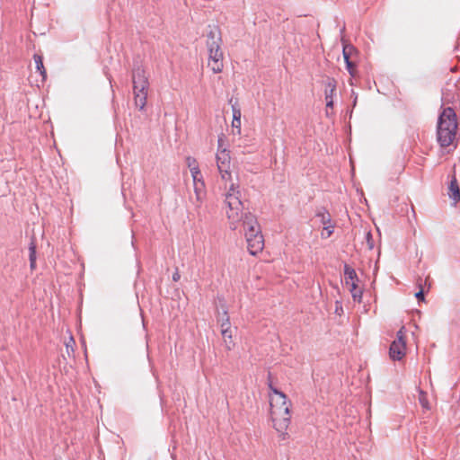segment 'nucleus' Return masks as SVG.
<instances>
[{
	"label": "nucleus",
	"instance_id": "18",
	"mask_svg": "<svg viewBox=\"0 0 460 460\" xmlns=\"http://www.w3.org/2000/svg\"><path fill=\"white\" fill-rule=\"evenodd\" d=\"M221 334H222V337H223V340H224L226 349L228 350L232 349L234 345V341H233L232 330L223 331V332H221Z\"/></svg>",
	"mask_w": 460,
	"mask_h": 460
},
{
	"label": "nucleus",
	"instance_id": "26",
	"mask_svg": "<svg viewBox=\"0 0 460 460\" xmlns=\"http://www.w3.org/2000/svg\"><path fill=\"white\" fill-rule=\"evenodd\" d=\"M30 267L31 270H34L36 269V261H30Z\"/></svg>",
	"mask_w": 460,
	"mask_h": 460
},
{
	"label": "nucleus",
	"instance_id": "2",
	"mask_svg": "<svg viewBox=\"0 0 460 460\" xmlns=\"http://www.w3.org/2000/svg\"><path fill=\"white\" fill-rule=\"evenodd\" d=\"M226 216L232 230L237 229L241 221L244 219L246 213L243 203L241 200V190L237 183L232 182L224 194Z\"/></svg>",
	"mask_w": 460,
	"mask_h": 460
},
{
	"label": "nucleus",
	"instance_id": "17",
	"mask_svg": "<svg viewBox=\"0 0 460 460\" xmlns=\"http://www.w3.org/2000/svg\"><path fill=\"white\" fill-rule=\"evenodd\" d=\"M450 88H447L443 93L442 100L446 103H453L456 101V85H449Z\"/></svg>",
	"mask_w": 460,
	"mask_h": 460
},
{
	"label": "nucleus",
	"instance_id": "15",
	"mask_svg": "<svg viewBox=\"0 0 460 460\" xmlns=\"http://www.w3.org/2000/svg\"><path fill=\"white\" fill-rule=\"evenodd\" d=\"M196 201L199 204L202 203L206 197V185L205 182H198L193 184Z\"/></svg>",
	"mask_w": 460,
	"mask_h": 460
},
{
	"label": "nucleus",
	"instance_id": "12",
	"mask_svg": "<svg viewBox=\"0 0 460 460\" xmlns=\"http://www.w3.org/2000/svg\"><path fill=\"white\" fill-rule=\"evenodd\" d=\"M232 113H233V120H232L231 126L233 128V132H234V134L240 136L242 133L241 109L236 105H233L232 106Z\"/></svg>",
	"mask_w": 460,
	"mask_h": 460
},
{
	"label": "nucleus",
	"instance_id": "1",
	"mask_svg": "<svg viewBox=\"0 0 460 460\" xmlns=\"http://www.w3.org/2000/svg\"><path fill=\"white\" fill-rule=\"evenodd\" d=\"M269 388L270 416L272 426L279 440L285 441L289 438L288 429L291 420V402L284 393L273 387L271 384L269 385Z\"/></svg>",
	"mask_w": 460,
	"mask_h": 460
},
{
	"label": "nucleus",
	"instance_id": "3",
	"mask_svg": "<svg viewBox=\"0 0 460 460\" xmlns=\"http://www.w3.org/2000/svg\"><path fill=\"white\" fill-rule=\"evenodd\" d=\"M457 136V119L455 111L448 107L440 113L437 126V139L441 147L454 146Z\"/></svg>",
	"mask_w": 460,
	"mask_h": 460
},
{
	"label": "nucleus",
	"instance_id": "14",
	"mask_svg": "<svg viewBox=\"0 0 460 460\" xmlns=\"http://www.w3.org/2000/svg\"><path fill=\"white\" fill-rule=\"evenodd\" d=\"M217 322L220 325L221 332L231 330V323L227 310L224 307L222 312L217 314Z\"/></svg>",
	"mask_w": 460,
	"mask_h": 460
},
{
	"label": "nucleus",
	"instance_id": "10",
	"mask_svg": "<svg viewBox=\"0 0 460 460\" xmlns=\"http://www.w3.org/2000/svg\"><path fill=\"white\" fill-rule=\"evenodd\" d=\"M344 275H345V286L351 292L353 298L355 300L360 299L362 291L358 287V280L357 278L356 271L352 268H350L349 266H345Z\"/></svg>",
	"mask_w": 460,
	"mask_h": 460
},
{
	"label": "nucleus",
	"instance_id": "9",
	"mask_svg": "<svg viewBox=\"0 0 460 460\" xmlns=\"http://www.w3.org/2000/svg\"><path fill=\"white\" fill-rule=\"evenodd\" d=\"M315 217L319 218L320 223L323 226L321 233L322 238H329L335 228L331 214L324 208H322L317 210Z\"/></svg>",
	"mask_w": 460,
	"mask_h": 460
},
{
	"label": "nucleus",
	"instance_id": "6",
	"mask_svg": "<svg viewBox=\"0 0 460 460\" xmlns=\"http://www.w3.org/2000/svg\"><path fill=\"white\" fill-rule=\"evenodd\" d=\"M132 80L135 105L139 110H142L146 103L148 88V82L145 71L140 67L134 69Z\"/></svg>",
	"mask_w": 460,
	"mask_h": 460
},
{
	"label": "nucleus",
	"instance_id": "4",
	"mask_svg": "<svg viewBox=\"0 0 460 460\" xmlns=\"http://www.w3.org/2000/svg\"><path fill=\"white\" fill-rule=\"evenodd\" d=\"M221 31L217 25H209L206 35V47L208 58V66L215 74L221 73L224 69V54L221 49Z\"/></svg>",
	"mask_w": 460,
	"mask_h": 460
},
{
	"label": "nucleus",
	"instance_id": "13",
	"mask_svg": "<svg viewBox=\"0 0 460 460\" xmlns=\"http://www.w3.org/2000/svg\"><path fill=\"white\" fill-rule=\"evenodd\" d=\"M448 196L454 203L460 200V189L456 176L454 175L448 186Z\"/></svg>",
	"mask_w": 460,
	"mask_h": 460
},
{
	"label": "nucleus",
	"instance_id": "8",
	"mask_svg": "<svg viewBox=\"0 0 460 460\" xmlns=\"http://www.w3.org/2000/svg\"><path fill=\"white\" fill-rule=\"evenodd\" d=\"M406 353V341H405V334H404V327H402L398 332L396 340L393 341L390 346V358L393 360H400L402 359Z\"/></svg>",
	"mask_w": 460,
	"mask_h": 460
},
{
	"label": "nucleus",
	"instance_id": "5",
	"mask_svg": "<svg viewBox=\"0 0 460 460\" xmlns=\"http://www.w3.org/2000/svg\"><path fill=\"white\" fill-rule=\"evenodd\" d=\"M243 226L247 249L251 255L256 256L263 251L264 238L256 217L247 212L244 219L241 221Z\"/></svg>",
	"mask_w": 460,
	"mask_h": 460
},
{
	"label": "nucleus",
	"instance_id": "24",
	"mask_svg": "<svg viewBox=\"0 0 460 460\" xmlns=\"http://www.w3.org/2000/svg\"><path fill=\"white\" fill-rule=\"evenodd\" d=\"M190 174L192 176L193 184L198 183V182H204L202 174L199 170H198L197 174L196 173H190Z\"/></svg>",
	"mask_w": 460,
	"mask_h": 460
},
{
	"label": "nucleus",
	"instance_id": "25",
	"mask_svg": "<svg viewBox=\"0 0 460 460\" xmlns=\"http://www.w3.org/2000/svg\"><path fill=\"white\" fill-rule=\"evenodd\" d=\"M415 296L419 299L423 301L424 300V293L423 290L420 289L419 292L416 293Z\"/></svg>",
	"mask_w": 460,
	"mask_h": 460
},
{
	"label": "nucleus",
	"instance_id": "20",
	"mask_svg": "<svg viewBox=\"0 0 460 460\" xmlns=\"http://www.w3.org/2000/svg\"><path fill=\"white\" fill-rule=\"evenodd\" d=\"M419 402L420 405L424 408L429 410V403L428 401L427 394L423 391H420L419 393Z\"/></svg>",
	"mask_w": 460,
	"mask_h": 460
},
{
	"label": "nucleus",
	"instance_id": "23",
	"mask_svg": "<svg viewBox=\"0 0 460 460\" xmlns=\"http://www.w3.org/2000/svg\"><path fill=\"white\" fill-rule=\"evenodd\" d=\"M30 261H36V246L34 243H31L30 244Z\"/></svg>",
	"mask_w": 460,
	"mask_h": 460
},
{
	"label": "nucleus",
	"instance_id": "21",
	"mask_svg": "<svg viewBox=\"0 0 460 460\" xmlns=\"http://www.w3.org/2000/svg\"><path fill=\"white\" fill-rule=\"evenodd\" d=\"M354 48L350 45H346L343 47V58L345 62L351 61L350 57L354 52Z\"/></svg>",
	"mask_w": 460,
	"mask_h": 460
},
{
	"label": "nucleus",
	"instance_id": "19",
	"mask_svg": "<svg viewBox=\"0 0 460 460\" xmlns=\"http://www.w3.org/2000/svg\"><path fill=\"white\" fill-rule=\"evenodd\" d=\"M186 163H187V165L190 169V173H198V170H199V164H198V162L196 161V159L192 158V157H187L186 159Z\"/></svg>",
	"mask_w": 460,
	"mask_h": 460
},
{
	"label": "nucleus",
	"instance_id": "7",
	"mask_svg": "<svg viewBox=\"0 0 460 460\" xmlns=\"http://www.w3.org/2000/svg\"><path fill=\"white\" fill-rule=\"evenodd\" d=\"M224 136L218 137V148L216 155L217 166L223 181H230L231 175V156L229 151L224 147Z\"/></svg>",
	"mask_w": 460,
	"mask_h": 460
},
{
	"label": "nucleus",
	"instance_id": "16",
	"mask_svg": "<svg viewBox=\"0 0 460 460\" xmlns=\"http://www.w3.org/2000/svg\"><path fill=\"white\" fill-rule=\"evenodd\" d=\"M33 60L35 63L36 69H37V71H39V73L41 76V82H45V80L47 78V71L43 65L42 57L39 54H34Z\"/></svg>",
	"mask_w": 460,
	"mask_h": 460
},
{
	"label": "nucleus",
	"instance_id": "22",
	"mask_svg": "<svg viewBox=\"0 0 460 460\" xmlns=\"http://www.w3.org/2000/svg\"><path fill=\"white\" fill-rule=\"evenodd\" d=\"M346 66H347V69H348L349 73L350 74V75L355 76L357 74V69H356L354 63L352 61H348L346 63Z\"/></svg>",
	"mask_w": 460,
	"mask_h": 460
},
{
	"label": "nucleus",
	"instance_id": "11",
	"mask_svg": "<svg viewBox=\"0 0 460 460\" xmlns=\"http://www.w3.org/2000/svg\"><path fill=\"white\" fill-rule=\"evenodd\" d=\"M337 81L334 78H328L325 83L326 116H330L329 109L333 108V98L336 94Z\"/></svg>",
	"mask_w": 460,
	"mask_h": 460
}]
</instances>
